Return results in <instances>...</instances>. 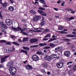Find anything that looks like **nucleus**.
<instances>
[{"label": "nucleus", "mask_w": 76, "mask_h": 76, "mask_svg": "<svg viewBox=\"0 0 76 76\" xmlns=\"http://www.w3.org/2000/svg\"><path fill=\"white\" fill-rule=\"evenodd\" d=\"M73 70H74L76 71V65H75L73 67Z\"/></svg>", "instance_id": "obj_42"}, {"label": "nucleus", "mask_w": 76, "mask_h": 76, "mask_svg": "<svg viewBox=\"0 0 76 76\" xmlns=\"http://www.w3.org/2000/svg\"><path fill=\"white\" fill-rule=\"evenodd\" d=\"M7 44H8V45H9L11 44V42H7Z\"/></svg>", "instance_id": "obj_52"}, {"label": "nucleus", "mask_w": 76, "mask_h": 76, "mask_svg": "<svg viewBox=\"0 0 76 76\" xmlns=\"http://www.w3.org/2000/svg\"><path fill=\"white\" fill-rule=\"evenodd\" d=\"M41 26H44V22H41Z\"/></svg>", "instance_id": "obj_45"}, {"label": "nucleus", "mask_w": 76, "mask_h": 76, "mask_svg": "<svg viewBox=\"0 0 76 76\" xmlns=\"http://www.w3.org/2000/svg\"><path fill=\"white\" fill-rule=\"evenodd\" d=\"M12 29H13V31H19V30H18V28H17L12 27Z\"/></svg>", "instance_id": "obj_28"}, {"label": "nucleus", "mask_w": 76, "mask_h": 76, "mask_svg": "<svg viewBox=\"0 0 76 76\" xmlns=\"http://www.w3.org/2000/svg\"><path fill=\"white\" fill-rule=\"evenodd\" d=\"M43 7H48V6H47V5L45 4V5H43Z\"/></svg>", "instance_id": "obj_53"}, {"label": "nucleus", "mask_w": 76, "mask_h": 76, "mask_svg": "<svg viewBox=\"0 0 76 76\" xmlns=\"http://www.w3.org/2000/svg\"><path fill=\"white\" fill-rule=\"evenodd\" d=\"M30 41L31 43H33L38 42V39H30Z\"/></svg>", "instance_id": "obj_12"}, {"label": "nucleus", "mask_w": 76, "mask_h": 76, "mask_svg": "<svg viewBox=\"0 0 76 76\" xmlns=\"http://www.w3.org/2000/svg\"><path fill=\"white\" fill-rule=\"evenodd\" d=\"M11 43H13V44H15V45H19V44L15 42H11Z\"/></svg>", "instance_id": "obj_32"}, {"label": "nucleus", "mask_w": 76, "mask_h": 76, "mask_svg": "<svg viewBox=\"0 0 76 76\" xmlns=\"http://www.w3.org/2000/svg\"><path fill=\"white\" fill-rule=\"evenodd\" d=\"M28 38H23V41H27L28 42Z\"/></svg>", "instance_id": "obj_27"}, {"label": "nucleus", "mask_w": 76, "mask_h": 76, "mask_svg": "<svg viewBox=\"0 0 76 76\" xmlns=\"http://www.w3.org/2000/svg\"><path fill=\"white\" fill-rule=\"evenodd\" d=\"M41 72L43 73H46L45 72V70L44 69H42L41 70Z\"/></svg>", "instance_id": "obj_43"}, {"label": "nucleus", "mask_w": 76, "mask_h": 76, "mask_svg": "<svg viewBox=\"0 0 76 76\" xmlns=\"http://www.w3.org/2000/svg\"><path fill=\"white\" fill-rule=\"evenodd\" d=\"M64 40L66 42H69L70 41V40L69 39H65Z\"/></svg>", "instance_id": "obj_29"}, {"label": "nucleus", "mask_w": 76, "mask_h": 76, "mask_svg": "<svg viewBox=\"0 0 76 76\" xmlns=\"http://www.w3.org/2000/svg\"><path fill=\"white\" fill-rule=\"evenodd\" d=\"M17 29H18V30H17L18 31H19V30H20V31H23L22 30V28L19 27H18V28H17Z\"/></svg>", "instance_id": "obj_40"}, {"label": "nucleus", "mask_w": 76, "mask_h": 76, "mask_svg": "<svg viewBox=\"0 0 76 76\" xmlns=\"http://www.w3.org/2000/svg\"><path fill=\"white\" fill-rule=\"evenodd\" d=\"M61 34H67L66 32H64V31H61L60 32Z\"/></svg>", "instance_id": "obj_49"}, {"label": "nucleus", "mask_w": 76, "mask_h": 76, "mask_svg": "<svg viewBox=\"0 0 76 76\" xmlns=\"http://www.w3.org/2000/svg\"><path fill=\"white\" fill-rule=\"evenodd\" d=\"M36 53L37 54H38L39 55H41L42 52H39V51H37Z\"/></svg>", "instance_id": "obj_39"}, {"label": "nucleus", "mask_w": 76, "mask_h": 76, "mask_svg": "<svg viewBox=\"0 0 76 76\" xmlns=\"http://www.w3.org/2000/svg\"><path fill=\"white\" fill-rule=\"evenodd\" d=\"M4 67V65H0V69H1V68H3Z\"/></svg>", "instance_id": "obj_48"}, {"label": "nucleus", "mask_w": 76, "mask_h": 76, "mask_svg": "<svg viewBox=\"0 0 76 76\" xmlns=\"http://www.w3.org/2000/svg\"><path fill=\"white\" fill-rule=\"evenodd\" d=\"M0 17L1 19H3V18L2 16V15H1V13H0Z\"/></svg>", "instance_id": "obj_58"}, {"label": "nucleus", "mask_w": 76, "mask_h": 76, "mask_svg": "<svg viewBox=\"0 0 76 76\" xmlns=\"http://www.w3.org/2000/svg\"><path fill=\"white\" fill-rule=\"evenodd\" d=\"M48 66L47 64L46 63H44L43 64V66L45 67H47Z\"/></svg>", "instance_id": "obj_25"}, {"label": "nucleus", "mask_w": 76, "mask_h": 76, "mask_svg": "<svg viewBox=\"0 0 76 76\" xmlns=\"http://www.w3.org/2000/svg\"><path fill=\"white\" fill-rule=\"evenodd\" d=\"M10 1L11 3H14V2L12 0H10Z\"/></svg>", "instance_id": "obj_56"}, {"label": "nucleus", "mask_w": 76, "mask_h": 76, "mask_svg": "<svg viewBox=\"0 0 76 76\" xmlns=\"http://www.w3.org/2000/svg\"><path fill=\"white\" fill-rule=\"evenodd\" d=\"M44 49H45V50H48V49H49V48H50V47H44L43 48Z\"/></svg>", "instance_id": "obj_37"}, {"label": "nucleus", "mask_w": 76, "mask_h": 76, "mask_svg": "<svg viewBox=\"0 0 76 76\" xmlns=\"http://www.w3.org/2000/svg\"><path fill=\"white\" fill-rule=\"evenodd\" d=\"M39 9L42 10H45V8L42 7H40L39 8Z\"/></svg>", "instance_id": "obj_41"}, {"label": "nucleus", "mask_w": 76, "mask_h": 76, "mask_svg": "<svg viewBox=\"0 0 76 76\" xmlns=\"http://www.w3.org/2000/svg\"><path fill=\"white\" fill-rule=\"evenodd\" d=\"M57 58V55L56 54H53L50 56H49V58L50 60H51L53 58Z\"/></svg>", "instance_id": "obj_10"}, {"label": "nucleus", "mask_w": 76, "mask_h": 76, "mask_svg": "<svg viewBox=\"0 0 76 76\" xmlns=\"http://www.w3.org/2000/svg\"><path fill=\"white\" fill-rule=\"evenodd\" d=\"M38 12H39V13H40V14H41L42 15V16H46L47 15V13H46L41 10H38Z\"/></svg>", "instance_id": "obj_9"}, {"label": "nucleus", "mask_w": 76, "mask_h": 76, "mask_svg": "<svg viewBox=\"0 0 76 76\" xmlns=\"http://www.w3.org/2000/svg\"><path fill=\"white\" fill-rule=\"evenodd\" d=\"M37 4H39V3L37 2V1H36L35 2V3H34V4H37Z\"/></svg>", "instance_id": "obj_61"}, {"label": "nucleus", "mask_w": 76, "mask_h": 76, "mask_svg": "<svg viewBox=\"0 0 76 76\" xmlns=\"http://www.w3.org/2000/svg\"><path fill=\"white\" fill-rule=\"evenodd\" d=\"M42 56L44 57V58L45 60H49V61L51 60V59H50V56L48 55H46L45 54L43 53V54H42Z\"/></svg>", "instance_id": "obj_5"}, {"label": "nucleus", "mask_w": 76, "mask_h": 76, "mask_svg": "<svg viewBox=\"0 0 76 76\" xmlns=\"http://www.w3.org/2000/svg\"><path fill=\"white\" fill-rule=\"evenodd\" d=\"M11 38L12 39H16V37L14 35H12L11 36Z\"/></svg>", "instance_id": "obj_35"}, {"label": "nucleus", "mask_w": 76, "mask_h": 76, "mask_svg": "<svg viewBox=\"0 0 76 76\" xmlns=\"http://www.w3.org/2000/svg\"><path fill=\"white\" fill-rule=\"evenodd\" d=\"M23 29L24 30V31H27V29L26 28H23Z\"/></svg>", "instance_id": "obj_64"}, {"label": "nucleus", "mask_w": 76, "mask_h": 76, "mask_svg": "<svg viewBox=\"0 0 76 76\" xmlns=\"http://www.w3.org/2000/svg\"><path fill=\"white\" fill-rule=\"evenodd\" d=\"M34 48L35 47H39V45H34Z\"/></svg>", "instance_id": "obj_57"}, {"label": "nucleus", "mask_w": 76, "mask_h": 76, "mask_svg": "<svg viewBox=\"0 0 76 76\" xmlns=\"http://www.w3.org/2000/svg\"><path fill=\"white\" fill-rule=\"evenodd\" d=\"M32 58L34 60H35V61H38V60H39V57L36 55H33L32 56Z\"/></svg>", "instance_id": "obj_4"}, {"label": "nucleus", "mask_w": 76, "mask_h": 76, "mask_svg": "<svg viewBox=\"0 0 76 76\" xmlns=\"http://www.w3.org/2000/svg\"><path fill=\"white\" fill-rule=\"evenodd\" d=\"M65 4V2L64 1H63L62 3L61 4V5L62 6H64V4Z\"/></svg>", "instance_id": "obj_47"}, {"label": "nucleus", "mask_w": 76, "mask_h": 76, "mask_svg": "<svg viewBox=\"0 0 76 76\" xmlns=\"http://www.w3.org/2000/svg\"><path fill=\"white\" fill-rule=\"evenodd\" d=\"M21 52H22L23 53H25V54H27L28 53L26 50H21Z\"/></svg>", "instance_id": "obj_31"}, {"label": "nucleus", "mask_w": 76, "mask_h": 76, "mask_svg": "<svg viewBox=\"0 0 76 76\" xmlns=\"http://www.w3.org/2000/svg\"><path fill=\"white\" fill-rule=\"evenodd\" d=\"M6 42V41L4 40L0 41V42Z\"/></svg>", "instance_id": "obj_46"}, {"label": "nucleus", "mask_w": 76, "mask_h": 76, "mask_svg": "<svg viewBox=\"0 0 76 76\" xmlns=\"http://www.w3.org/2000/svg\"><path fill=\"white\" fill-rule=\"evenodd\" d=\"M56 66L58 68H62L63 66H64V63H63L62 61L60 62H58L56 64Z\"/></svg>", "instance_id": "obj_3"}, {"label": "nucleus", "mask_w": 76, "mask_h": 76, "mask_svg": "<svg viewBox=\"0 0 76 76\" xmlns=\"http://www.w3.org/2000/svg\"><path fill=\"white\" fill-rule=\"evenodd\" d=\"M13 65V63L12 62H8L7 64V67H9V70L10 73L11 75H15L16 72V69L14 67H12Z\"/></svg>", "instance_id": "obj_1"}, {"label": "nucleus", "mask_w": 76, "mask_h": 76, "mask_svg": "<svg viewBox=\"0 0 76 76\" xmlns=\"http://www.w3.org/2000/svg\"><path fill=\"white\" fill-rule=\"evenodd\" d=\"M72 34H74V35H76V32H72Z\"/></svg>", "instance_id": "obj_60"}, {"label": "nucleus", "mask_w": 76, "mask_h": 76, "mask_svg": "<svg viewBox=\"0 0 76 76\" xmlns=\"http://www.w3.org/2000/svg\"><path fill=\"white\" fill-rule=\"evenodd\" d=\"M48 39H43V41H47V40H48Z\"/></svg>", "instance_id": "obj_59"}, {"label": "nucleus", "mask_w": 76, "mask_h": 76, "mask_svg": "<svg viewBox=\"0 0 76 76\" xmlns=\"http://www.w3.org/2000/svg\"><path fill=\"white\" fill-rule=\"evenodd\" d=\"M30 12L31 13H33V14H35V13H36V12L34 10H31Z\"/></svg>", "instance_id": "obj_36"}, {"label": "nucleus", "mask_w": 76, "mask_h": 76, "mask_svg": "<svg viewBox=\"0 0 76 76\" xmlns=\"http://www.w3.org/2000/svg\"><path fill=\"white\" fill-rule=\"evenodd\" d=\"M56 38H50L49 40L48 41V42H51V41H54V40H56Z\"/></svg>", "instance_id": "obj_23"}, {"label": "nucleus", "mask_w": 76, "mask_h": 76, "mask_svg": "<svg viewBox=\"0 0 76 76\" xmlns=\"http://www.w3.org/2000/svg\"><path fill=\"white\" fill-rule=\"evenodd\" d=\"M40 1V3H42L43 4H46L45 2V1L44 0H39Z\"/></svg>", "instance_id": "obj_19"}, {"label": "nucleus", "mask_w": 76, "mask_h": 76, "mask_svg": "<svg viewBox=\"0 0 76 76\" xmlns=\"http://www.w3.org/2000/svg\"><path fill=\"white\" fill-rule=\"evenodd\" d=\"M51 37V34H47L46 36L44 37L45 38H46L48 37Z\"/></svg>", "instance_id": "obj_20"}, {"label": "nucleus", "mask_w": 76, "mask_h": 76, "mask_svg": "<svg viewBox=\"0 0 76 76\" xmlns=\"http://www.w3.org/2000/svg\"><path fill=\"white\" fill-rule=\"evenodd\" d=\"M23 48L24 50H29V48L27 47H23Z\"/></svg>", "instance_id": "obj_26"}, {"label": "nucleus", "mask_w": 76, "mask_h": 76, "mask_svg": "<svg viewBox=\"0 0 76 76\" xmlns=\"http://www.w3.org/2000/svg\"><path fill=\"white\" fill-rule=\"evenodd\" d=\"M62 1H63V0H59L57 2V3H58V4H59L60 3H61Z\"/></svg>", "instance_id": "obj_44"}, {"label": "nucleus", "mask_w": 76, "mask_h": 76, "mask_svg": "<svg viewBox=\"0 0 76 76\" xmlns=\"http://www.w3.org/2000/svg\"><path fill=\"white\" fill-rule=\"evenodd\" d=\"M55 18H59V16H56L55 17Z\"/></svg>", "instance_id": "obj_62"}, {"label": "nucleus", "mask_w": 76, "mask_h": 76, "mask_svg": "<svg viewBox=\"0 0 76 76\" xmlns=\"http://www.w3.org/2000/svg\"><path fill=\"white\" fill-rule=\"evenodd\" d=\"M9 57V55H7L5 56V57L1 58V63H3L4 62V61H5V60H6V59L7 58H8Z\"/></svg>", "instance_id": "obj_8"}, {"label": "nucleus", "mask_w": 76, "mask_h": 76, "mask_svg": "<svg viewBox=\"0 0 76 76\" xmlns=\"http://www.w3.org/2000/svg\"><path fill=\"white\" fill-rule=\"evenodd\" d=\"M53 9L55 10H56V11H58V9L56 8H53Z\"/></svg>", "instance_id": "obj_51"}, {"label": "nucleus", "mask_w": 76, "mask_h": 76, "mask_svg": "<svg viewBox=\"0 0 76 76\" xmlns=\"http://www.w3.org/2000/svg\"><path fill=\"white\" fill-rule=\"evenodd\" d=\"M15 49L13 48L12 50H10V49H9L8 50V53H10L11 51H15Z\"/></svg>", "instance_id": "obj_21"}, {"label": "nucleus", "mask_w": 76, "mask_h": 76, "mask_svg": "<svg viewBox=\"0 0 76 76\" xmlns=\"http://www.w3.org/2000/svg\"><path fill=\"white\" fill-rule=\"evenodd\" d=\"M0 25L2 28H1V31L3 32H5V30L4 29H7V26L3 22H0Z\"/></svg>", "instance_id": "obj_2"}, {"label": "nucleus", "mask_w": 76, "mask_h": 76, "mask_svg": "<svg viewBox=\"0 0 76 76\" xmlns=\"http://www.w3.org/2000/svg\"><path fill=\"white\" fill-rule=\"evenodd\" d=\"M40 18V16L35 15L33 17V21H38Z\"/></svg>", "instance_id": "obj_7"}, {"label": "nucleus", "mask_w": 76, "mask_h": 76, "mask_svg": "<svg viewBox=\"0 0 76 76\" xmlns=\"http://www.w3.org/2000/svg\"><path fill=\"white\" fill-rule=\"evenodd\" d=\"M41 29V30H44V28H34V29H35V30H37L38 29Z\"/></svg>", "instance_id": "obj_22"}, {"label": "nucleus", "mask_w": 76, "mask_h": 76, "mask_svg": "<svg viewBox=\"0 0 76 76\" xmlns=\"http://www.w3.org/2000/svg\"><path fill=\"white\" fill-rule=\"evenodd\" d=\"M66 37L70 38H75L76 37V35L74 34H69L66 35Z\"/></svg>", "instance_id": "obj_15"}, {"label": "nucleus", "mask_w": 76, "mask_h": 76, "mask_svg": "<svg viewBox=\"0 0 76 76\" xmlns=\"http://www.w3.org/2000/svg\"><path fill=\"white\" fill-rule=\"evenodd\" d=\"M62 48L61 47H57L55 48V52L57 53V52L60 51H61V50H62Z\"/></svg>", "instance_id": "obj_13"}, {"label": "nucleus", "mask_w": 76, "mask_h": 76, "mask_svg": "<svg viewBox=\"0 0 76 76\" xmlns=\"http://www.w3.org/2000/svg\"><path fill=\"white\" fill-rule=\"evenodd\" d=\"M25 67L27 69L29 70L30 69H32V66L29 65H25Z\"/></svg>", "instance_id": "obj_14"}, {"label": "nucleus", "mask_w": 76, "mask_h": 76, "mask_svg": "<svg viewBox=\"0 0 76 76\" xmlns=\"http://www.w3.org/2000/svg\"><path fill=\"white\" fill-rule=\"evenodd\" d=\"M42 32V31L40 30H37L36 31V32Z\"/></svg>", "instance_id": "obj_50"}, {"label": "nucleus", "mask_w": 76, "mask_h": 76, "mask_svg": "<svg viewBox=\"0 0 76 76\" xmlns=\"http://www.w3.org/2000/svg\"><path fill=\"white\" fill-rule=\"evenodd\" d=\"M68 67L70 69H71V68H72V65H71L69 66Z\"/></svg>", "instance_id": "obj_54"}, {"label": "nucleus", "mask_w": 76, "mask_h": 76, "mask_svg": "<svg viewBox=\"0 0 76 76\" xmlns=\"http://www.w3.org/2000/svg\"><path fill=\"white\" fill-rule=\"evenodd\" d=\"M9 10H10V11H11V12L12 11H14V8L13 7L10 6L9 7Z\"/></svg>", "instance_id": "obj_16"}, {"label": "nucleus", "mask_w": 76, "mask_h": 76, "mask_svg": "<svg viewBox=\"0 0 76 76\" xmlns=\"http://www.w3.org/2000/svg\"><path fill=\"white\" fill-rule=\"evenodd\" d=\"M43 52H44V53H47V50H45L43 51Z\"/></svg>", "instance_id": "obj_63"}, {"label": "nucleus", "mask_w": 76, "mask_h": 76, "mask_svg": "<svg viewBox=\"0 0 76 76\" xmlns=\"http://www.w3.org/2000/svg\"><path fill=\"white\" fill-rule=\"evenodd\" d=\"M7 3L5 2L3 4L2 6L4 7H7Z\"/></svg>", "instance_id": "obj_18"}, {"label": "nucleus", "mask_w": 76, "mask_h": 76, "mask_svg": "<svg viewBox=\"0 0 76 76\" xmlns=\"http://www.w3.org/2000/svg\"><path fill=\"white\" fill-rule=\"evenodd\" d=\"M59 30H62L63 29V27L61 26H59L58 27Z\"/></svg>", "instance_id": "obj_24"}, {"label": "nucleus", "mask_w": 76, "mask_h": 76, "mask_svg": "<svg viewBox=\"0 0 76 76\" xmlns=\"http://www.w3.org/2000/svg\"><path fill=\"white\" fill-rule=\"evenodd\" d=\"M50 46H51V47H55V45L53 43H50Z\"/></svg>", "instance_id": "obj_34"}, {"label": "nucleus", "mask_w": 76, "mask_h": 76, "mask_svg": "<svg viewBox=\"0 0 76 76\" xmlns=\"http://www.w3.org/2000/svg\"><path fill=\"white\" fill-rule=\"evenodd\" d=\"M5 22L7 25L10 26L12 23V21L11 20L9 19H7L5 20Z\"/></svg>", "instance_id": "obj_6"}, {"label": "nucleus", "mask_w": 76, "mask_h": 76, "mask_svg": "<svg viewBox=\"0 0 76 76\" xmlns=\"http://www.w3.org/2000/svg\"><path fill=\"white\" fill-rule=\"evenodd\" d=\"M44 32H50V30L49 29H45L44 31Z\"/></svg>", "instance_id": "obj_38"}, {"label": "nucleus", "mask_w": 76, "mask_h": 76, "mask_svg": "<svg viewBox=\"0 0 76 76\" xmlns=\"http://www.w3.org/2000/svg\"><path fill=\"white\" fill-rule=\"evenodd\" d=\"M64 55L66 57H69L70 55V52L69 51H66L64 53Z\"/></svg>", "instance_id": "obj_11"}, {"label": "nucleus", "mask_w": 76, "mask_h": 76, "mask_svg": "<svg viewBox=\"0 0 76 76\" xmlns=\"http://www.w3.org/2000/svg\"><path fill=\"white\" fill-rule=\"evenodd\" d=\"M21 32L24 35H28V34H27L26 33H25L24 32H23V31H21Z\"/></svg>", "instance_id": "obj_33"}, {"label": "nucleus", "mask_w": 76, "mask_h": 76, "mask_svg": "<svg viewBox=\"0 0 76 76\" xmlns=\"http://www.w3.org/2000/svg\"><path fill=\"white\" fill-rule=\"evenodd\" d=\"M27 63H28V61H27V60H26L25 61L23 62V63H24V64H26Z\"/></svg>", "instance_id": "obj_55"}, {"label": "nucleus", "mask_w": 76, "mask_h": 76, "mask_svg": "<svg viewBox=\"0 0 76 76\" xmlns=\"http://www.w3.org/2000/svg\"><path fill=\"white\" fill-rule=\"evenodd\" d=\"M39 45L40 46H44V45H47V44L45 43H40L39 44Z\"/></svg>", "instance_id": "obj_17"}, {"label": "nucleus", "mask_w": 76, "mask_h": 76, "mask_svg": "<svg viewBox=\"0 0 76 76\" xmlns=\"http://www.w3.org/2000/svg\"><path fill=\"white\" fill-rule=\"evenodd\" d=\"M75 19V17H71L68 18L69 20H73V19Z\"/></svg>", "instance_id": "obj_30"}]
</instances>
